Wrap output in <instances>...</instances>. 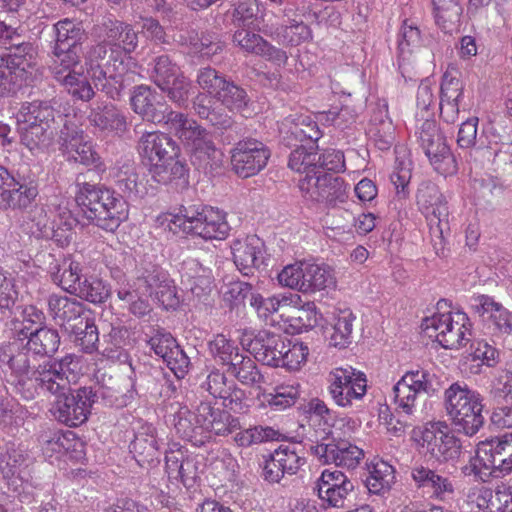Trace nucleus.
Instances as JSON below:
<instances>
[{"mask_svg":"<svg viewBox=\"0 0 512 512\" xmlns=\"http://www.w3.org/2000/svg\"><path fill=\"white\" fill-rule=\"evenodd\" d=\"M138 46V35L132 25L125 23L117 42L97 43L92 46L87 59V75L95 87L113 101L122 100L130 85L126 60Z\"/></svg>","mask_w":512,"mask_h":512,"instance_id":"obj_1","label":"nucleus"},{"mask_svg":"<svg viewBox=\"0 0 512 512\" xmlns=\"http://www.w3.org/2000/svg\"><path fill=\"white\" fill-rule=\"evenodd\" d=\"M79 370L80 358L75 354H66V360L59 365V376L52 378L55 379L52 388L47 387V390L40 393V397H55L50 411L57 421L69 427H77L86 422L95 405L89 386L74 390L71 388Z\"/></svg>","mask_w":512,"mask_h":512,"instance_id":"obj_2","label":"nucleus"},{"mask_svg":"<svg viewBox=\"0 0 512 512\" xmlns=\"http://www.w3.org/2000/svg\"><path fill=\"white\" fill-rule=\"evenodd\" d=\"M75 187L78 216H82L89 223L114 232L127 219V203L114 190L103 184L88 182L81 174L76 177Z\"/></svg>","mask_w":512,"mask_h":512,"instance_id":"obj_3","label":"nucleus"},{"mask_svg":"<svg viewBox=\"0 0 512 512\" xmlns=\"http://www.w3.org/2000/svg\"><path fill=\"white\" fill-rule=\"evenodd\" d=\"M238 428V418L228 411L214 408L210 401H201L194 412L181 409L175 421L177 434L196 447L208 443L212 434L226 436Z\"/></svg>","mask_w":512,"mask_h":512,"instance_id":"obj_4","label":"nucleus"},{"mask_svg":"<svg viewBox=\"0 0 512 512\" xmlns=\"http://www.w3.org/2000/svg\"><path fill=\"white\" fill-rule=\"evenodd\" d=\"M167 132L176 137L189 152L191 163L205 174L220 168L222 153L216 147L210 132L188 114L180 112L170 117Z\"/></svg>","mask_w":512,"mask_h":512,"instance_id":"obj_5","label":"nucleus"},{"mask_svg":"<svg viewBox=\"0 0 512 512\" xmlns=\"http://www.w3.org/2000/svg\"><path fill=\"white\" fill-rule=\"evenodd\" d=\"M66 360V355L59 359L44 361L36 366H30V359L26 353H18L10 357L8 366L11 369V385L14 392L25 400H34L40 397L47 387L57 378L59 365Z\"/></svg>","mask_w":512,"mask_h":512,"instance_id":"obj_6","label":"nucleus"},{"mask_svg":"<svg viewBox=\"0 0 512 512\" xmlns=\"http://www.w3.org/2000/svg\"><path fill=\"white\" fill-rule=\"evenodd\" d=\"M444 403L455 432L472 437L484 424L481 395L465 383L455 382L445 390Z\"/></svg>","mask_w":512,"mask_h":512,"instance_id":"obj_7","label":"nucleus"},{"mask_svg":"<svg viewBox=\"0 0 512 512\" xmlns=\"http://www.w3.org/2000/svg\"><path fill=\"white\" fill-rule=\"evenodd\" d=\"M512 471V433L481 441L470 460V473L482 482Z\"/></svg>","mask_w":512,"mask_h":512,"instance_id":"obj_8","label":"nucleus"},{"mask_svg":"<svg viewBox=\"0 0 512 512\" xmlns=\"http://www.w3.org/2000/svg\"><path fill=\"white\" fill-rule=\"evenodd\" d=\"M172 222L184 232L203 239H224L230 230L225 215L221 211L202 204L182 205Z\"/></svg>","mask_w":512,"mask_h":512,"instance_id":"obj_9","label":"nucleus"},{"mask_svg":"<svg viewBox=\"0 0 512 512\" xmlns=\"http://www.w3.org/2000/svg\"><path fill=\"white\" fill-rule=\"evenodd\" d=\"M278 280L280 284L302 293H315L336 286V279L330 267L315 263L287 265L278 274Z\"/></svg>","mask_w":512,"mask_h":512,"instance_id":"obj_10","label":"nucleus"},{"mask_svg":"<svg viewBox=\"0 0 512 512\" xmlns=\"http://www.w3.org/2000/svg\"><path fill=\"white\" fill-rule=\"evenodd\" d=\"M440 388V380L434 373L423 368L407 371L393 387L397 409L411 415L414 412L417 398L422 392L433 395Z\"/></svg>","mask_w":512,"mask_h":512,"instance_id":"obj_11","label":"nucleus"},{"mask_svg":"<svg viewBox=\"0 0 512 512\" xmlns=\"http://www.w3.org/2000/svg\"><path fill=\"white\" fill-rule=\"evenodd\" d=\"M416 134L420 147L439 174L448 176L457 173V161L435 120L426 119Z\"/></svg>","mask_w":512,"mask_h":512,"instance_id":"obj_12","label":"nucleus"},{"mask_svg":"<svg viewBox=\"0 0 512 512\" xmlns=\"http://www.w3.org/2000/svg\"><path fill=\"white\" fill-rule=\"evenodd\" d=\"M324 432L321 438H308L309 450L322 464L354 468L363 458L362 449L351 444L348 440L336 437L332 431Z\"/></svg>","mask_w":512,"mask_h":512,"instance_id":"obj_13","label":"nucleus"},{"mask_svg":"<svg viewBox=\"0 0 512 512\" xmlns=\"http://www.w3.org/2000/svg\"><path fill=\"white\" fill-rule=\"evenodd\" d=\"M302 196L311 202L334 207L343 203L347 197L346 185L343 178L321 171H314L298 180Z\"/></svg>","mask_w":512,"mask_h":512,"instance_id":"obj_14","label":"nucleus"},{"mask_svg":"<svg viewBox=\"0 0 512 512\" xmlns=\"http://www.w3.org/2000/svg\"><path fill=\"white\" fill-rule=\"evenodd\" d=\"M443 428L447 426L442 422L430 423L420 430L417 439L420 452L439 463L455 460L461 453L460 440Z\"/></svg>","mask_w":512,"mask_h":512,"instance_id":"obj_15","label":"nucleus"},{"mask_svg":"<svg viewBox=\"0 0 512 512\" xmlns=\"http://www.w3.org/2000/svg\"><path fill=\"white\" fill-rule=\"evenodd\" d=\"M192 109L196 116L208 122L222 144L230 145L242 135L241 125L224 108L216 105L211 96L198 93L192 101Z\"/></svg>","mask_w":512,"mask_h":512,"instance_id":"obj_16","label":"nucleus"},{"mask_svg":"<svg viewBox=\"0 0 512 512\" xmlns=\"http://www.w3.org/2000/svg\"><path fill=\"white\" fill-rule=\"evenodd\" d=\"M416 199L419 210L428 221L430 234L443 238L444 232L449 230V209L439 187L431 181L422 182L418 187Z\"/></svg>","mask_w":512,"mask_h":512,"instance_id":"obj_17","label":"nucleus"},{"mask_svg":"<svg viewBox=\"0 0 512 512\" xmlns=\"http://www.w3.org/2000/svg\"><path fill=\"white\" fill-rule=\"evenodd\" d=\"M132 111L144 121L162 124L166 130L170 127V117L180 114L164 101V97L149 85L141 84L132 88L130 93Z\"/></svg>","mask_w":512,"mask_h":512,"instance_id":"obj_18","label":"nucleus"},{"mask_svg":"<svg viewBox=\"0 0 512 512\" xmlns=\"http://www.w3.org/2000/svg\"><path fill=\"white\" fill-rule=\"evenodd\" d=\"M230 153L232 170L241 178L257 175L266 167L271 156L266 144L254 138L239 140Z\"/></svg>","mask_w":512,"mask_h":512,"instance_id":"obj_19","label":"nucleus"},{"mask_svg":"<svg viewBox=\"0 0 512 512\" xmlns=\"http://www.w3.org/2000/svg\"><path fill=\"white\" fill-rule=\"evenodd\" d=\"M456 317L457 320L450 312L434 314L424 319L423 326L426 331L432 329L436 333L435 338L443 348L459 349L470 340L471 332L465 325L466 315L457 313Z\"/></svg>","mask_w":512,"mask_h":512,"instance_id":"obj_20","label":"nucleus"},{"mask_svg":"<svg viewBox=\"0 0 512 512\" xmlns=\"http://www.w3.org/2000/svg\"><path fill=\"white\" fill-rule=\"evenodd\" d=\"M59 118L63 120L61 116ZM58 142L67 161L95 168L102 166L101 157L92 143L84 139L83 131L78 130L72 122L67 121L66 116L59 132Z\"/></svg>","mask_w":512,"mask_h":512,"instance_id":"obj_21","label":"nucleus"},{"mask_svg":"<svg viewBox=\"0 0 512 512\" xmlns=\"http://www.w3.org/2000/svg\"><path fill=\"white\" fill-rule=\"evenodd\" d=\"M329 392L337 405L346 407L360 400L366 393V377L354 369L336 368L329 374Z\"/></svg>","mask_w":512,"mask_h":512,"instance_id":"obj_22","label":"nucleus"},{"mask_svg":"<svg viewBox=\"0 0 512 512\" xmlns=\"http://www.w3.org/2000/svg\"><path fill=\"white\" fill-rule=\"evenodd\" d=\"M474 313L488 324L494 335L508 336L512 334V312L491 296L478 295L473 298L471 306Z\"/></svg>","mask_w":512,"mask_h":512,"instance_id":"obj_23","label":"nucleus"},{"mask_svg":"<svg viewBox=\"0 0 512 512\" xmlns=\"http://www.w3.org/2000/svg\"><path fill=\"white\" fill-rule=\"evenodd\" d=\"M354 488V483L339 470H324L316 484L318 496L329 506L336 508L345 507V502Z\"/></svg>","mask_w":512,"mask_h":512,"instance_id":"obj_24","label":"nucleus"},{"mask_svg":"<svg viewBox=\"0 0 512 512\" xmlns=\"http://www.w3.org/2000/svg\"><path fill=\"white\" fill-rule=\"evenodd\" d=\"M201 461L197 455L181 449L170 450L165 454V469L170 481L181 482L186 488L195 485L199 478Z\"/></svg>","mask_w":512,"mask_h":512,"instance_id":"obj_25","label":"nucleus"},{"mask_svg":"<svg viewBox=\"0 0 512 512\" xmlns=\"http://www.w3.org/2000/svg\"><path fill=\"white\" fill-rule=\"evenodd\" d=\"M60 223L57 224V228H55L56 222L51 221L47 211L44 206H35L29 212V219L35 226V230H32V234H35L38 237H52L54 240L61 242L63 244L62 238L64 241L68 242L69 235H64L63 233L69 232L71 234V230L76 222H79L77 218H74L71 215L69 210H64L59 213Z\"/></svg>","mask_w":512,"mask_h":512,"instance_id":"obj_26","label":"nucleus"},{"mask_svg":"<svg viewBox=\"0 0 512 512\" xmlns=\"http://www.w3.org/2000/svg\"><path fill=\"white\" fill-rule=\"evenodd\" d=\"M171 134L153 131L142 134L138 141V152L146 160L147 165L160 160H169L179 155V146L170 136Z\"/></svg>","mask_w":512,"mask_h":512,"instance_id":"obj_27","label":"nucleus"},{"mask_svg":"<svg viewBox=\"0 0 512 512\" xmlns=\"http://www.w3.org/2000/svg\"><path fill=\"white\" fill-rule=\"evenodd\" d=\"M89 387L92 389L95 405L122 408L131 403L137 394L134 381L130 377L117 379L110 385L95 384Z\"/></svg>","mask_w":512,"mask_h":512,"instance_id":"obj_28","label":"nucleus"},{"mask_svg":"<svg viewBox=\"0 0 512 512\" xmlns=\"http://www.w3.org/2000/svg\"><path fill=\"white\" fill-rule=\"evenodd\" d=\"M263 246V242L256 235L233 240L231 244L233 260L243 275H253V271L263 263Z\"/></svg>","mask_w":512,"mask_h":512,"instance_id":"obj_29","label":"nucleus"},{"mask_svg":"<svg viewBox=\"0 0 512 512\" xmlns=\"http://www.w3.org/2000/svg\"><path fill=\"white\" fill-rule=\"evenodd\" d=\"M11 183L6 181L0 191V208L25 210L38 196V187L33 181H25L10 175Z\"/></svg>","mask_w":512,"mask_h":512,"instance_id":"obj_30","label":"nucleus"},{"mask_svg":"<svg viewBox=\"0 0 512 512\" xmlns=\"http://www.w3.org/2000/svg\"><path fill=\"white\" fill-rule=\"evenodd\" d=\"M367 135L374 145L382 151L388 150L395 140V127L388 114L385 100L378 101L372 110L367 127Z\"/></svg>","mask_w":512,"mask_h":512,"instance_id":"obj_31","label":"nucleus"},{"mask_svg":"<svg viewBox=\"0 0 512 512\" xmlns=\"http://www.w3.org/2000/svg\"><path fill=\"white\" fill-rule=\"evenodd\" d=\"M153 181L162 185H171L175 190L182 191L189 185L187 165L179 159V155L169 160L153 162L148 166Z\"/></svg>","mask_w":512,"mask_h":512,"instance_id":"obj_32","label":"nucleus"},{"mask_svg":"<svg viewBox=\"0 0 512 512\" xmlns=\"http://www.w3.org/2000/svg\"><path fill=\"white\" fill-rule=\"evenodd\" d=\"M411 477L418 488L427 489L436 500L446 501L455 494L454 484L449 478L423 465L413 467Z\"/></svg>","mask_w":512,"mask_h":512,"instance_id":"obj_33","label":"nucleus"},{"mask_svg":"<svg viewBox=\"0 0 512 512\" xmlns=\"http://www.w3.org/2000/svg\"><path fill=\"white\" fill-rule=\"evenodd\" d=\"M255 359L264 365L279 367L282 350L286 349V337L269 331H260L250 342Z\"/></svg>","mask_w":512,"mask_h":512,"instance_id":"obj_34","label":"nucleus"},{"mask_svg":"<svg viewBox=\"0 0 512 512\" xmlns=\"http://www.w3.org/2000/svg\"><path fill=\"white\" fill-rule=\"evenodd\" d=\"M49 310L53 319L61 326L71 328L73 333H77L76 322H83V315L86 312L85 306L76 298L68 296L51 295L48 301Z\"/></svg>","mask_w":512,"mask_h":512,"instance_id":"obj_35","label":"nucleus"},{"mask_svg":"<svg viewBox=\"0 0 512 512\" xmlns=\"http://www.w3.org/2000/svg\"><path fill=\"white\" fill-rule=\"evenodd\" d=\"M130 453L141 467L152 466L160 462V448L151 426L142 427L129 445Z\"/></svg>","mask_w":512,"mask_h":512,"instance_id":"obj_36","label":"nucleus"},{"mask_svg":"<svg viewBox=\"0 0 512 512\" xmlns=\"http://www.w3.org/2000/svg\"><path fill=\"white\" fill-rule=\"evenodd\" d=\"M88 119L93 126L102 131L123 134L127 130L126 116L112 103H97L90 110Z\"/></svg>","mask_w":512,"mask_h":512,"instance_id":"obj_37","label":"nucleus"},{"mask_svg":"<svg viewBox=\"0 0 512 512\" xmlns=\"http://www.w3.org/2000/svg\"><path fill=\"white\" fill-rule=\"evenodd\" d=\"M25 340L24 348L27 353L41 358L46 357L49 360L55 359L53 357L61 344L58 330L46 325L41 329H35L34 332H29V336Z\"/></svg>","mask_w":512,"mask_h":512,"instance_id":"obj_38","label":"nucleus"},{"mask_svg":"<svg viewBox=\"0 0 512 512\" xmlns=\"http://www.w3.org/2000/svg\"><path fill=\"white\" fill-rule=\"evenodd\" d=\"M17 122L19 126L56 125L55 109L50 101L24 102L17 112Z\"/></svg>","mask_w":512,"mask_h":512,"instance_id":"obj_39","label":"nucleus"},{"mask_svg":"<svg viewBox=\"0 0 512 512\" xmlns=\"http://www.w3.org/2000/svg\"><path fill=\"white\" fill-rule=\"evenodd\" d=\"M9 54L2 55L7 64L28 80L32 76L36 66L37 49L31 42H21V44H11Z\"/></svg>","mask_w":512,"mask_h":512,"instance_id":"obj_40","label":"nucleus"},{"mask_svg":"<svg viewBox=\"0 0 512 512\" xmlns=\"http://www.w3.org/2000/svg\"><path fill=\"white\" fill-rule=\"evenodd\" d=\"M301 302L298 294H283L264 298L260 293L252 295L250 298V306L253 307L258 316L267 318L273 313L281 310L286 311L290 307H296Z\"/></svg>","mask_w":512,"mask_h":512,"instance_id":"obj_41","label":"nucleus"},{"mask_svg":"<svg viewBox=\"0 0 512 512\" xmlns=\"http://www.w3.org/2000/svg\"><path fill=\"white\" fill-rule=\"evenodd\" d=\"M54 30L56 33L54 47L81 50L82 43L87 39L82 24L68 18L54 24Z\"/></svg>","mask_w":512,"mask_h":512,"instance_id":"obj_42","label":"nucleus"},{"mask_svg":"<svg viewBox=\"0 0 512 512\" xmlns=\"http://www.w3.org/2000/svg\"><path fill=\"white\" fill-rule=\"evenodd\" d=\"M56 130V125L20 126V140L31 152L44 151L53 143Z\"/></svg>","mask_w":512,"mask_h":512,"instance_id":"obj_43","label":"nucleus"},{"mask_svg":"<svg viewBox=\"0 0 512 512\" xmlns=\"http://www.w3.org/2000/svg\"><path fill=\"white\" fill-rule=\"evenodd\" d=\"M477 505L486 512H512V492L505 485L495 490L484 488L477 497Z\"/></svg>","mask_w":512,"mask_h":512,"instance_id":"obj_44","label":"nucleus"},{"mask_svg":"<svg viewBox=\"0 0 512 512\" xmlns=\"http://www.w3.org/2000/svg\"><path fill=\"white\" fill-rule=\"evenodd\" d=\"M116 186L122 195V199L143 198L147 194L145 186L140 181V176L133 165H123L116 175Z\"/></svg>","mask_w":512,"mask_h":512,"instance_id":"obj_45","label":"nucleus"},{"mask_svg":"<svg viewBox=\"0 0 512 512\" xmlns=\"http://www.w3.org/2000/svg\"><path fill=\"white\" fill-rule=\"evenodd\" d=\"M52 54L50 71L57 82L62 81V78H66L69 74L76 73L74 69L81 62V50L54 47Z\"/></svg>","mask_w":512,"mask_h":512,"instance_id":"obj_46","label":"nucleus"},{"mask_svg":"<svg viewBox=\"0 0 512 512\" xmlns=\"http://www.w3.org/2000/svg\"><path fill=\"white\" fill-rule=\"evenodd\" d=\"M52 280L63 290L75 294L82 280V267L79 262L64 259L52 272Z\"/></svg>","mask_w":512,"mask_h":512,"instance_id":"obj_47","label":"nucleus"},{"mask_svg":"<svg viewBox=\"0 0 512 512\" xmlns=\"http://www.w3.org/2000/svg\"><path fill=\"white\" fill-rule=\"evenodd\" d=\"M209 353L214 361L220 365L230 366L239 360L240 350L234 341L222 334H217L208 342Z\"/></svg>","mask_w":512,"mask_h":512,"instance_id":"obj_48","label":"nucleus"},{"mask_svg":"<svg viewBox=\"0 0 512 512\" xmlns=\"http://www.w3.org/2000/svg\"><path fill=\"white\" fill-rule=\"evenodd\" d=\"M397 44L399 65L409 60L415 49L421 45V32L408 19H405L401 25Z\"/></svg>","mask_w":512,"mask_h":512,"instance_id":"obj_49","label":"nucleus"},{"mask_svg":"<svg viewBox=\"0 0 512 512\" xmlns=\"http://www.w3.org/2000/svg\"><path fill=\"white\" fill-rule=\"evenodd\" d=\"M21 320L13 322V332L18 340L23 341L29 336V332L41 329L46 325V316L42 310L33 305L25 306L21 312Z\"/></svg>","mask_w":512,"mask_h":512,"instance_id":"obj_50","label":"nucleus"},{"mask_svg":"<svg viewBox=\"0 0 512 512\" xmlns=\"http://www.w3.org/2000/svg\"><path fill=\"white\" fill-rule=\"evenodd\" d=\"M67 93L75 100L89 102L95 97V90L99 91L90 76L84 77L81 73L69 74L59 82Z\"/></svg>","mask_w":512,"mask_h":512,"instance_id":"obj_51","label":"nucleus"},{"mask_svg":"<svg viewBox=\"0 0 512 512\" xmlns=\"http://www.w3.org/2000/svg\"><path fill=\"white\" fill-rule=\"evenodd\" d=\"M167 275L160 266L150 264L138 271L137 277L132 280V288L144 295L153 296L157 287L166 281Z\"/></svg>","mask_w":512,"mask_h":512,"instance_id":"obj_52","label":"nucleus"},{"mask_svg":"<svg viewBox=\"0 0 512 512\" xmlns=\"http://www.w3.org/2000/svg\"><path fill=\"white\" fill-rule=\"evenodd\" d=\"M356 317L349 309L340 310L335 317L330 344L334 347L345 348L351 343L353 322Z\"/></svg>","mask_w":512,"mask_h":512,"instance_id":"obj_53","label":"nucleus"},{"mask_svg":"<svg viewBox=\"0 0 512 512\" xmlns=\"http://www.w3.org/2000/svg\"><path fill=\"white\" fill-rule=\"evenodd\" d=\"M281 433L270 426H254L237 433L234 441L240 447H249L267 441H278Z\"/></svg>","mask_w":512,"mask_h":512,"instance_id":"obj_54","label":"nucleus"},{"mask_svg":"<svg viewBox=\"0 0 512 512\" xmlns=\"http://www.w3.org/2000/svg\"><path fill=\"white\" fill-rule=\"evenodd\" d=\"M110 293V286L106 282L97 277H89L81 281L75 295L88 302L99 304L105 302Z\"/></svg>","mask_w":512,"mask_h":512,"instance_id":"obj_55","label":"nucleus"},{"mask_svg":"<svg viewBox=\"0 0 512 512\" xmlns=\"http://www.w3.org/2000/svg\"><path fill=\"white\" fill-rule=\"evenodd\" d=\"M437 24L444 30L459 23L463 8L460 0H433Z\"/></svg>","mask_w":512,"mask_h":512,"instance_id":"obj_56","label":"nucleus"},{"mask_svg":"<svg viewBox=\"0 0 512 512\" xmlns=\"http://www.w3.org/2000/svg\"><path fill=\"white\" fill-rule=\"evenodd\" d=\"M260 6L257 0H241L232 12L234 26L240 28H255L258 26Z\"/></svg>","mask_w":512,"mask_h":512,"instance_id":"obj_57","label":"nucleus"},{"mask_svg":"<svg viewBox=\"0 0 512 512\" xmlns=\"http://www.w3.org/2000/svg\"><path fill=\"white\" fill-rule=\"evenodd\" d=\"M288 159V167L296 172L313 174L317 171V153L313 152V146L307 147L306 144L294 146Z\"/></svg>","mask_w":512,"mask_h":512,"instance_id":"obj_58","label":"nucleus"},{"mask_svg":"<svg viewBox=\"0 0 512 512\" xmlns=\"http://www.w3.org/2000/svg\"><path fill=\"white\" fill-rule=\"evenodd\" d=\"M227 372L245 385L260 383L262 380V375L257 369L255 361L243 353L239 355L238 361L227 368Z\"/></svg>","mask_w":512,"mask_h":512,"instance_id":"obj_59","label":"nucleus"},{"mask_svg":"<svg viewBox=\"0 0 512 512\" xmlns=\"http://www.w3.org/2000/svg\"><path fill=\"white\" fill-rule=\"evenodd\" d=\"M393 478V468L381 462L373 467L364 483L371 494H382L390 489Z\"/></svg>","mask_w":512,"mask_h":512,"instance_id":"obj_60","label":"nucleus"},{"mask_svg":"<svg viewBox=\"0 0 512 512\" xmlns=\"http://www.w3.org/2000/svg\"><path fill=\"white\" fill-rule=\"evenodd\" d=\"M149 295H144L136 291L135 288L123 287L118 291V299L128 304V310L137 318H142L152 311V307L147 299Z\"/></svg>","mask_w":512,"mask_h":512,"instance_id":"obj_61","label":"nucleus"},{"mask_svg":"<svg viewBox=\"0 0 512 512\" xmlns=\"http://www.w3.org/2000/svg\"><path fill=\"white\" fill-rule=\"evenodd\" d=\"M216 99L230 110H241L245 108L249 102L246 91L229 80H226Z\"/></svg>","mask_w":512,"mask_h":512,"instance_id":"obj_62","label":"nucleus"},{"mask_svg":"<svg viewBox=\"0 0 512 512\" xmlns=\"http://www.w3.org/2000/svg\"><path fill=\"white\" fill-rule=\"evenodd\" d=\"M455 68L447 69L444 73L440 88V100L461 102L464 85Z\"/></svg>","mask_w":512,"mask_h":512,"instance_id":"obj_63","label":"nucleus"},{"mask_svg":"<svg viewBox=\"0 0 512 512\" xmlns=\"http://www.w3.org/2000/svg\"><path fill=\"white\" fill-rule=\"evenodd\" d=\"M154 67L151 71V79L154 84L161 87L173 78L180 75L179 67L172 62L168 55H160L154 58Z\"/></svg>","mask_w":512,"mask_h":512,"instance_id":"obj_64","label":"nucleus"}]
</instances>
